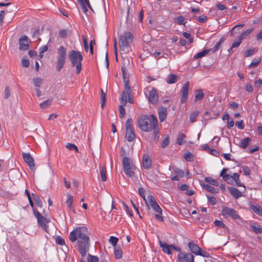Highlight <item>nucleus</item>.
Here are the masks:
<instances>
[{
  "mask_svg": "<svg viewBox=\"0 0 262 262\" xmlns=\"http://www.w3.org/2000/svg\"><path fill=\"white\" fill-rule=\"evenodd\" d=\"M138 126L145 132H149L157 127L158 120L154 115H141L137 120Z\"/></svg>",
  "mask_w": 262,
  "mask_h": 262,
  "instance_id": "obj_1",
  "label": "nucleus"
},
{
  "mask_svg": "<svg viewBox=\"0 0 262 262\" xmlns=\"http://www.w3.org/2000/svg\"><path fill=\"white\" fill-rule=\"evenodd\" d=\"M68 57L72 67H76V73L79 74L82 68L81 61L83 60L81 53L76 50H71L69 53Z\"/></svg>",
  "mask_w": 262,
  "mask_h": 262,
  "instance_id": "obj_2",
  "label": "nucleus"
},
{
  "mask_svg": "<svg viewBox=\"0 0 262 262\" xmlns=\"http://www.w3.org/2000/svg\"><path fill=\"white\" fill-rule=\"evenodd\" d=\"M122 165L125 173L130 177L133 181L137 180L136 176V167L134 164L132 160L127 157H124L122 159Z\"/></svg>",
  "mask_w": 262,
  "mask_h": 262,
  "instance_id": "obj_3",
  "label": "nucleus"
},
{
  "mask_svg": "<svg viewBox=\"0 0 262 262\" xmlns=\"http://www.w3.org/2000/svg\"><path fill=\"white\" fill-rule=\"evenodd\" d=\"M89 235L88 228L84 226L78 227L74 229L69 234V239L74 243L81 238Z\"/></svg>",
  "mask_w": 262,
  "mask_h": 262,
  "instance_id": "obj_4",
  "label": "nucleus"
},
{
  "mask_svg": "<svg viewBox=\"0 0 262 262\" xmlns=\"http://www.w3.org/2000/svg\"><path fill=\"white\" fill-rule=\"evenodd\" d=\"M133 39V36L129 32H125L120 36L119 41V47L121 50L125 52L129 51V45Z\"/></svg>",
  "mask_w": 262,
  "mask_h": 262,
  "instance_id": "obj_5",
  "label": "nucleus"
},
{
  "mask_svg": "<svg viewBox=\"0 0 262 262\" xmlns=\"http://www.w3.org/2000/svg\"><path fill=\"white\" fill-rule=\"evenodd\" d=\"M77 242L78 250L82 257H84L89 251L90 246V239L89 236L81 238Z\"/></svg>",
  "mask_w": 262,
  "mask_h": 262,
  "instance_id": "obj_6",
  "label": "nucleus"
},
{
  "mask_svg": "<svg viewBox=\"0 0 262 262\" xmlns=\"http://www.w3.org/2000/svg\"><path fill=\"white\" fill-rule=\"evenodd\" d=\"M58 56L57 60L56 70L60 71L64 67L66 62L67 51L66 48L63 46H60L58 49Z\"/></svg>",
  "mask_w": 262,
  "mask_h": 262,
  "instance_id": "obj_7",
  "label": "nucleus"
},
{
  "mask_svg": "<svg viewBox=\"0 0 262 262\" xmlns=\"http://www.w3.org/2000/svg\"><path fill=\"white\" fill-rule=\"evenodd\" d=\"M126 134L125 138L129 142L132 141L135 138V134L133 126V120L132 119H128L125 124Z\"/></svg>",
  "mask_w": 262,
  "mask_h": 262,
  "instance_id": "obj_8",
  "label": "nucleus"
},
{
  "mask_svg": "<svg viewBox=\"0 0 262 262\" xmlns=\"http://www.w3.org/2000/svg\"><path fill=\"white\" fill-rule=\"evenodd\" d=\"M222 215L226 219L231 216L234 220L239 219V216L237 211L235 209L225 207L222 210Z\"/></svg>",
  "mask_w": 262,
  "mask_h": 262,
  "instance_id": "obj_9",
  "label": "nucleus"
},
{
  "mask_svg": "<svg viewBox=\"0 0 262 262\" xmlns=\"http://www.w3.org/2000/svg\"><path fill=\"white\" fill-rule=\"evenodd\" d=\"M33 213L34 216L37 219L38 224L42 227L43 230H46V223L50 222L49 220L45 218L36 209H33Z\"/></svg>",
  "mask_w": 262,
  "mask_h": 262,
  "instance_id": "obj_10",
  "label": "nucleus"
},
{
  "mask_svg": "<svg viewBox=\"0 0 262 262\" xmlns=\"http://www.w3.org/2000/svg\"><path fill=\"white\" fill-rule=\"evenodd\" d=\"M227 170V168H224L220 173V176L222 177L224 181L228 182L229 183H231V182L229 181L230 179H232L233 181L238 180V178L239 177V175L238 173H234L232 175L229 176L225 173Z\"/></svg>",
  "mask_w": 262,
  "mask_h": 262,
  "instance_id": "obj_11",
  "label": "nucleus"
},
{
  "mask_svg": "<svg viewBox=\"0 0 262 262\" xmlns=\"http://www.w3.org/2000/svg\"><path fill=\"white\" fill-rule=\"evenodd\" d=\"M178 259L180 262H195L193 255L190 253L180 252L178 255Z\"/></svg>",
  "mask_w": 262,
  "mask_h": 262,
  "instance_id": "obj_12",
  "label": "nucleus"
},
{
  "mask_svg": "<svg viewBox=\"0 0 262 262\" xmlns=\"http://www.w3.org/2000/svg\"><path fill=\"white\" fill-rule=\"evenodd\" d=\"M148 95L146 94V96L149 102L152 104H156L158 102V95L155 89L151 88L150 90H148Z\"/></svg>",
  "mask_w": 262,
  "mask_h": 262,
  "instance_id": "obj_13",
  "label": "nucleus"
},
{
  "mask_svg": "<svg viewBox=\"0 0 262 262\" xmlns=\"http://www.w3.org/2000/svg\"><path fill=\"white\" fill-rule=\"evenodd\" d=\"M189 90V82L187 81L183 85L181 91V102L182 103H185L187 99L188 92Z\"/></svg>",
  "mask_w": 262,
  "mask_h": 262,
  "instance_id": "obj_14",
  "label": "nucleus"
},
{
  "mask_svg": "<svg viewBox=\"0 0 262 262\" xmlns=\"http://www.w3.org/2000/svg\"><path fill=\"white\" fill-rule=\"evenodd\" d=\"M19 49L20 51H27L29 49V38L26 35L21 36L19 39Z\"/></svg>",
  "mask_w": 262,
  "mask_h": 262,
  "instance_id": "obj_15",
  "label": "nucleus"
},
{
  "mask_svg": "<svg viewBox=\"0 0 262 262\" xmlns=\"http://www.w3.org/2000/svg\"><path fill=\"white\" fill-rule=\"evenodd\" d=\"M23 157L25 162L28 165L31 169L34 170L35 164L34 163V160L33 158L31 156L30 154L29 153H23Z\"/></svg>",
  "mask_w": 262,
  "mask_h": 262,
  "instance_id": "obj_16",
  "label": "nucleus"
},
{
  "mask_svg": "<svg viewBox=\"0 0 262 262\" xmlns=\"http://www.w3.org/2000/svg\"><path fill=\"white\" fill-rule=\"evenodd\" d=\"M143 167L146 169H149L151 165V159L149 156L147 154L143 155L142 158Z\"/></svg>",
  "mask_w": 262,
  "mask_h": 262,
  "instance_id": "obj_17",
  "label": "nucleus"
},
{
  "mask_svg": "<svg viewBox=\"0 0 262 262\" xmlns=\"http://www.w3.org/2000/svg\"><path fill=\"white\" fill-rule=\"evenodd\" d=\"M188 246L193 253L198 255L200 252L201 248L197 244H194L193 242H190L188 243Z\"/></svg>",
  "mask_w": 262,
  "mask_h": 262,
  "instance_id": "obj_18",
  "label": "nucleus"
},
{
  "mask_svg": "<svg viewBox=\"0 0 262 262\" xmlns=\"http://www.w3.org/2000/svg\"><path fill=\"white\" fill-rule=\"evenodd\" d=\"M228 190L230 194L236 199L243 195L242 192L239 191L237 188L233 187H229L228 188Z\"/></svg>",
  "mask_w": 262,
  "mask_h": 262,
  "instance_id": "obj_19",
  "label": "nucleus"
},
{
  "mask_svg": "<svg viewBox=\"0 0 262 262\" xmlns=\"http://www.w3.org/2000/svg\"><path fill=\"white\" fill-rule=\"evenodd\" d=\"M159 118L160 122H163L167 116V109L166 108L161 106L159 108Z\"/></svg>",
  "mask_w": 262,
  "mask_h": 262,
  "instance_id": "obj_20",
  "label": "nucleus"
},
{
  "mask_svg": "<svg viewBox=\"0 0 262 262\" xmlns=\"http://www.w3.org/2000/svg\"><path fill=\"white\" fill-rule=\"evenodd\" d=\"M159 245L162 248V250L164 252L169 255L171 254L170 245L163 243L161 241H159Z\"/></svg>",
  "mask_w": 262,
  "mask_h": 262,
  "instance_id": "obj_21",
  "label": "nucleus"
},
{
  "mask_svg": "<svg viewBox=\"0 0 262 262\" xmlns=\"http://www.w3.org/2000/svg\"><path fill=\"white\" fill-rule=\"evenodd\" d=\"M67 199L66 200V203L67 204V207L70 208L71 210L73 211V212H75L73 208V202L74 201L73 196H72L70 193L67 194Z\"/></svg>",
  "mask_w": 262,
  "mask_h": 262,
  "instance_id": "obj_22",
  "label": "nucleus"
},
{
  "mask_svg": "<svg viewBox=\"0 0 262 262\" xmlns=\"http://www.w3.org/2000/svg\"><path fill=\"white\" fill-rule=\"evenodd\" d=\"M204 98V94L202 90H198L195 92L194 101H201Z\"/></svg>",
  "mask_w": 262,
  "mask_h": 262,
  "instance_id": "obj_23",
  "label": "nucleus"
},
{
  "mask_svg": "<svg viewBox=\"0 0 262 262\" xmlns=\"http://www.w3.org/2000/svg\"><path fill=\"white\" fill-rule=\"evenodd\" d=\"M242 41V40L239 37H238V38H237L232 44L231 48L228 49V51L229 53H233L234 52L233 49L238 47L241 43Z\"/></svg>",
  "mask_w": 262,
  "mask_h": 262,
  "instance_id": "obj_24",
  "label": "nucleus"
},
{
  "mask_svg": "<svg viewBox=\"0 0 262 262\" xmlns=\"http://www.w3.org/2000/svg\"><path fill=\"white\" fill-rule=\"evenodd\" d=\"M202 186L205 190L212 193H217L219 192L217 189L208 184H203Z\"/></svg>",
  "mask_w": 262,
  "mask_h": 262,
  "instance_id": "obj_25",
  "label": "nucleus"
},
{
  "mask_svg": "<svg viewBox=\"0 0 262 262\" xmlns=\"http://www.w3.org/2000/svg\"><path fill=\"white\" fill-rule=\"evenodd\" d=\"M127 97H128V93L127 92L123 91L121 95L120 101L122 105L125 106L127 104Z\"/></svg>",
  "mask_w": 262,
  "mask_h": 262,
  "instance_id": "obj_26",
  "label": "nucleus"
},
{
  "mask_svg": "<svg viewBox=\"0 0 262 262\" xmlns=\"http://www.w3.org/2000/svg\"><path fill=\"white\" fill-rule=\"evenodd\" d=\"M177 80V75L171 74L168 76L166 81L168 84H172L176 83Z\"/></svg>",
  "mask_w": 262,
  "mask_h": 262,
  "instance_id": "obj_27",
  "label": "nucleus"
},
{
  "mask_svg": "<svg viewBox=\"0 0 262 262\" xmlns=\"http://www.w3.org/2000/svg\"><path fill=\"white\" fill-rule=\"evenodd\" d=\"M204 180L205 182H206L207 183H208L212 185L216 186L219 185L218 181L210 177H205L204 179Z\"/></svg>",
  "mask_w": 262,
  "mask_h": 262,
  "instance_id": "obj_28",
  "label": "nucleus"
},
{
  "mask_svg": "<svg viewBox=\"0 0 262 262\" xmlns=\"http://www.w3.org/2000/svg\"><path fill=\"white\" fill-rule=\"evenodd\" d=\"M53 101L52 98H49L46 101H43V102H41L40 103L39 106L42 109H45L49 107Z\"/></svg>",
  "mask_w": 262,
  "mask_h": 262,
  "instance_id": "obj_29",
  "label": "nucleus"
},
{
  "mask_svg": "<svg viewBox=\"0 0 262 262\" xmlns=\"http://www.w3.org/2000/svg\"><path fill=\"white\" fill-rule=\"evenodd\" d=\"M251 139L249 137L245 138L242 140L240 143L239 146L242 148H246L249 145Z\"/></svg>",
  "mask_w": 262,
  "mask_h": 262,
  "instance_id": "obj_30",
  "label": "nucleus"
},
{
  "mask_svg": "<svg viewBox=\"0 0 262 262\" xmlns=\"http://www.w3.org/2000/svg\"><path fill=\"white\" fill-rule=\"evenodd\" d=\"M32 80L36 88H39L43 83V79L39 77L34 78Z\"/></svg>",
  "mask_w": 262,
  "mask_h": 262,
  "instance_id": "obj_31",
  "label": "nucleus"
},
{
  "mask_svg": "<svg viewBox=\"0 0 262 262\" xmlns=\"http://www.w3.org/2000/svg\"><path fill=\"white\" fill-rule=\"evenodd\" d=\"M209 52H210V50L205 49V50H203V51L200 52L196 54H195L193 56V58L196 59H198L199 58H201V57L205 56L206 55H207Z\"/></svg>",
  "mask_w": 262,
  "mask_h": 262,
  "instance_id": "obj_32",
  "label": "nucleus"
},
{
  "mask_svg": "<svg viewBox=\"0 0 262 262\" xmlns=\"http://www.w3.org/2000/svg\"><path fill=\"white\" fill-rule=\"evenodd\" d=\"M224 41V39L220 38V40L216 43V44L212 48L209 49L210 51H212L214 53L220 49L221 45Z\"/></svg>",
  "mask_w": 262,
  "mask_h": 262,
  "instance_id": "obj_33",
  "label": "nucleus"
},
{
  "mask_svg": "<svg viewBox=\"0 0 262 262\" xmlns=\"http://www.w3.org/2000/svg\"><path fill=\"white\" fill-rule=\"evenodd\" d=\"M185 137L186 136L183 133H180L177 139V143L180 145H182L185 142L184 139Z\"/></svg>",
  "mask_w": 262,
  "mask_h": 262,
  "instance_id": "obj_34",
  "label": "nucleus"
},
{
  "mask_svg": "<svg viewBox=\"0 0 262 262\" xmlns=\"http://www.w3.org/2000/svg\"><path fill=\"white\" fill-rule=\"evenodd\" d=\"M250 208L255 213L262 216V209L260 206L252 205Z\"/></svg>",
  "mask_w": 262,
  "mask_h": 262,
  "instance_id": "obj_35",
  "label": "nucleus"
},
{
  "mask_svg": "<svg viewBox=\"0 0 262 262\" xmlns=\"http://www.w3.org/2000/svg\"><path fill=\"white\" fill-rule=\"evenodd\" d=\"M101 180L103 182L106 181V170L104 167H101L100 170Z\"/></svg>",
  "mask_w": 262,
  "mask_h": 262,
  "instance_id": "obj_36",
  "label": "nucleus"
},
{
  "mask_svg": "<svg viewBox=\"0 0 262 262\" xmlns=\"http://www.w3.org/2000/svg\"><path fill=\"white\" fill-rule=\"evenodd\" d=\"M32 196H33V200H34L36 205L38 207L41 208L42 206V202L40 200L39 197L38 195H37L36 194H34V193L32 194Z\"/></svg>",
  "mask_w": 262,
  "mask_h": 262,
  "instance_id": "obj_37",
  "label": "nucleus"
},
{
  "mask_svg": "<svg viewBox=\"0 0 262 262\" xmlns=\"http://www.w3.org/2000/svg\"><path fill=\"white\" fill-rule=\"evenodd\" d=\"M70 34V31L68 29L61 30L59 32V36L61 38H66Z\"/></svg>",
  "mask_w": 262,
  "mask_h": 262,
  "instance_id": "obj_38",
  "label": "nucleus"
},
{
  "mask_svg": "<svg viewBox=\"0 0 262 262\" xmlns=\"http://www.w3.org/2000/svg\"><path fill=\"white\" fill-rule=\"evenodd\" d=\"M257 51V50L254 48L248 49L245 51L244 56L246 57L251 56L254 54Z\"/></svg>",
  "mask_w": 262,
  "mask_h": 262,
  "instance_id": "obj_39",
  "label": "nucleus"
},
{
  "mask_svg": "<svg viewBox=\"0 0 262 262\" xmlns=\"http://www.w3.org/2000/svg\"><path fill=\"white\" fill-rule=\"evenodd\" d=\"M253 28L249 29L243 32L238 37L242 40L246 36H248L253 31Z\"/></svg>",
  "mask_w": 262,
  "mask_h": 262,
  "instance_id": "obj_40",
  "label": "nucleus"
},
{
  "mask_svg": "<svg viewBox=\"0 0 262 262\" xmlns=\"http://www.w3.org/2000/svg\"><path fill=\"white\" fill-rule=\"evenodd\" d=\"M123 80H124V82L125 84V89L124 91L127 92V93H128V96H129V95H130V94H131V90H130V87L129 85V79H124Z\"/></svg>",
  "mask_w": 262,
  "mask_h": 262,
  "instance_id": "obj_41",
  "label": "nucleus"
},
{
  "mask_svg": "<svg viewBox=\"0 0 262 262\" xmlns=\"http://www.w3.org/2000/svg\"><path fill=\"white\" fill-rule=\"evenodd\" d=\"M66 147L70 150H74L76 152H78V149L77 147L73 143H68L66 145Z\"/></svg>",
  "mask_w": 262,
  "mask_h": 262,
  "instance_id": "obj_42",
  "label": "nucleus"
},
{
  "mask_svg": "<svg viewBox=\"0 0 262 262\" xmlns=\"http://www.w3.org/2000/svg\"><path fill=\"white\" fill-rule=\"evenodd\" d=\"M199 114V111H195L193 112H192L190 115V121L191 122L193 123L195 121L196 118L198 116Z\"/></svg>",
  "mask_w": 262,
  "mask_h": 262,
  "instance_id": "obj_43",
  "label": "nucleus"
},
{
  "mask_svg": "<svg viewBox=\"0 0 262 262\" xmlns=\"http://www.w3.org/2000/svg\"><path fill=\"white\" fill-rule=\"evenodd\" d=\"M122 251L120 248H116L115 249L114 254L116 259L121 258L122 256Z\"/></svg>",
  "mask_w": 262,
  "mask_h": 262,
  "instance_id": "obj_44",
  "label": "nucleus"
},
{
  "mask_svg": "<svg viewBox=\"0 0 262 262\" xmlns=\"http://www.w3.org/2000/svg\"><path fill=\"white\" fill-rule=\"evenodd\" d=\"M87 260H88V262H98L99 258L96 256H94L90 254H89L88 255Z\"/></svg>",
  "mask_w": 262,
  "mask_h": 262,
  "instance_id": "obj_45",
  "label": "nucleus"
},
{
  "mask_svg": "<svg viewBox=\"0 0 262 262\" xmlns=\"http://www.w3.org/2000/svg\"><path fill=\"white\" fill-rule=\"evenodd\" d=\"M154 131V140L156 142H157L159 140V128L158 125H157V127H155V128H154L152 129Z\"/></svg>",
  "mask_w": 262,
  "mask_h": 262,
  "instance_id": "obj_46",
  "label": "nucleus"
},
{
  "mask_svg": "<svg viewBox=\"0 0 262 262\" xmlns=\"http://www.w3.org/2000/svg\"><path fill=\"white\" fill-rule=\"evenodd\" d=\"M252 230L256 233H262V228L258 225L251 226Z\"/></svg>",
  "mask_w": 262,
  "mask_h": 262,
  "instance_id": "obj_47",
  "label": "nucleus"
},
{
  "mask_svg": "<svg viewBox=\"0 0 262 262\" xmlns=\"http://www.w3.org/2000/svg\"><path fill=\"white\" fill-rule=\"evenodd\" d=\"M214 224L217 227H220V228H224V229H227V226L221 221H219V220H216L214 221Z\"/></svg>",
  "mask_w": 262,
  "mask_h": 262,
  "instance_id": "obj_48",
  "label": "nucleus"
},
{
  "mask_svg": "<svg viewBox=\"0 0 262 262\" xmlns=\"http://www.w3.org/2000/svg\"><path fill=\"white\" fill-rule=\"evenodd\" d=\"M150 207L154 209V211H155L157 213L162 214V209L160 208V207L159 206L157 203L155 204H153V205L151 206Z\"/></svg>",
  "mask_w": 262,
  "mask_h": 262,
  "instance_id": "obj_49",
  "label": "nucleus"
},
{
  "mask_svg": "<svg viewBox=\"0 0 262 262\" xmlns=\"http://www.w3.org/2000/svg\"><path fill=\"white\" fill-rule=\"evenodd\" d=\"M244 26V24H239V25L235 26L234 27H233L232 28V29L231 30V33L232 34H233L234 33H237V31L239 30V28H242Z\"/></svg>",
  "mask_w": 262,
  "mask_h": 262,
  "instance_id": "obj_50",
  "label": "nucleus"
},
{
  "mask_svg": "<svg viewBox=\"0 0 262 262\" xmlns=\"http://www.w3.org/2000/svg\"><path fill=\"white\" fill-rule=\"evenodd\" d=\"M184 158L187 161H192L193 160V156L190 152H187L184 155Z\"/></svg>",
  "mask_w": 262,
  "mask_h": 262,
  "instance_id": "obj_51",
  "label": "nucleus"
},
{
  "mask_svg": "<svg viewBox=\"0 0 262 262\" xmlns=\"http://www.w3.org/2000/svg\"><path fill=\"white\" fill-rule=\"evenodd\" d=\"M55 242L57 244L60 246H63L65 244L64 240L60 236L56 237Z\"/></svg>",
  "mask_w": 262,
  "mask_h": 262,
  "instance_id": "obj_52",
  "label": "nucleus"
},
{
  "mask_svg": "<svg viewBox=\"0 0 262 262\" xmlns=\"http://www.w3.org/2000/svg\"><path fill=\"white\" fill-rule=\"evenodd\" d=\"M11 94V91L10 89L9 86H7L5 88V91H4V99H6L8 98Z\"/></svg>",
  "mask_w": 262,
  "mask_h": 262,
  "instance_id": "obj_53",
  "label": "nucleus"
},
{
  "mask_svg": "<svg viewBox=\"0 0 262 262\" xmlns=\"http://www.w3.org/2000/svg\"><path fill=\"white\" fill-rule=\"evenodd\" d=\"M124 105H120L119 106V111L120 114V117L121 118H123L124 117L125 114V111L123 107Z\"/></svg>",
  "mask_w": 262,
  "mask_h": 262,
  "instance_id": "obj_54",
  "label": "nucleus"
},
{
  "mask_svg": "<svg viewBox=\"0 0 262 262\" xmlns=\"http://www.w3.org/2000/svg\"><path fill=\"white\" fill-rule=\"evenodd\" d=\"M260 61H261L260 58H258L254 60L249 65V68H253L256 67L260 63Z\"/></svg>",
  "mask_w": 262,
  "mask_h": 262,
  "instance_id": "obj_55",
  "label": "nucleus"
},
{
  "mask_svg": "<svg viewBox=\"0 0 262 262\" xmlns=\"http://www.w3.org/2000/svg\"><path fill=\"white\" fill-rule=\"evenodd\" d=\"M206 196L208 199V202H209L211 205H214L216 204V200L215 197L208 195Z\"/></svg>",
  "mask_w": 262,
  "mask_h": 262,
  "instance_id": "obj_56",
  "label": "nucleus"
},
{
  "mask_svg": "<svg viewBox=\"0 0 262 262\" xmlns=\"http://www.w3.org/2000/svg\"><path fill=\"white\" fill-rule=\"evenodd\" d=\"M105 94L104 93V91L101 90V106L102 107H103L104 105L105 102Z\"/></svg>",
  "mask_w": 262,
  "mask_h": 262,
  "instance_id": "obj_57",
  "label": "nucleus"
},
{
  "mask_svg": "<svg viewBox=\"0 0 262 262\" xmlns=\"http://www.w3.org/2000/svg\"><path fill=\"white\" fill-rule=\"evenodd\" d=\"M173 171L180 178H183L184 176V172L179 168H176L173 169Z\"/></svg>",
  "mask_w": 262,
  "mask_h": 262,
  "instance_id": "obj_58",
  "label": "nucleus"
},
{
  "mask_svg": "<svg viewBox=\"0 0 262 262\" xmlns=\"http://www.w3.org/2000/svg\"><path fill=\"white\" fill-rule=\"evenodd\" d=\"M148 203L149 206H152L153 204L157 203L155 198L152 195H149L147 197Z\"/></svg>",
  "mask_w": 262,
  "mask_h": 262,
  "instance_id": "obj_59",
  "label": "nucleus"
},
{
  "mask_svg": "<svg viewBox=\"0 0 262 262\" xmlns=\"http://www.w3.org/2000/svg\"><path fill=\"white\" fill-rule=\"evenodd\" d=\"M108 241L109 242L111 243L113 246H116L118 243V238L116 237L112 236L110 237Z\"/></svg>",
  "mask_w": 262,
  "mask_h": 262,
  "instance_id": "obj_60",
  "label": "nucleus"
},
{
  "mask_svg": "<svg viewBox=\"0 0 262 262\" xmlns=\"http://www.w3.org/2000/svg\"><path fill=\"white\" fill-rule=\"evenodd\" d=\"M235 125L239 129H243L245 127V124L243 120L237 121L235 122Z\"/></svg>",
  "mask_w": 262,
  "mask_h": 262,
  "instance_id": "obj_61",
  "label": "nucleus"
},
{
  "mask_svg": "<svg viewBox=\"0 0 262 262\" xmlns=\"http://www.w3.org/2000/svg\"><path fill=\"white\" fill-rule=\"evenodd\" d=\"M169 137L167 135L166 136V138L164 140H163V141H162L161 147L164 148L166 147V146H167L169 144Z\"/></svg>",
  "mask_w": 262,
  "mask_h": 262,
  "instance_id": "obj_62",
  "label": "nucleus"
},
{
  "mask_svg": "<svg viewBox=\"0 0 262 262\" xmlns=\"http://www.w3.org/2000/svg\"><path fill=\"white\" fill-rule=\"evenodd\" d=\"M21 64L24 67L28 68L30 65V61L27 58H23L21 60Z\"/></svg>",
  "mask_w": 262,
  "mask_h": 262,
  "instance_id": "obj_63",
  "label": "nucleus"
},
{
  "mask_svg": "<svg viewBox=\"0 0 262 262\" xmlns=\"http://www.w3.org/2000/svg\"><path fill=\"white\" fill-rule=\"evenodd\" d=\"M185 19L183 16H178L176 18V22L180 25L183 24L185 25Z\"/></svg>",
  "mask_w": 262,
  "mask_h": 262,
  "instance_id": "obj_64",
  "label": "nucleus"
}]
</instances>
